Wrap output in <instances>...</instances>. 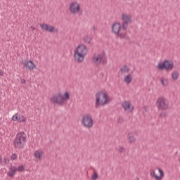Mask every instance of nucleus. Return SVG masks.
Masks as SVG:
<instances>
[{
  "label": "nucleus",
  "instance_id": "obj_1",
  "mask_svg": "<svg viewBox=\"0 0 180 180\" xmlns=\"http://www.w3.org/2000/svg\"><path fill=\"white\" fill-rule=\"evenodd\" d=\"M111 101L112 100H110L109 97H108V94L103 91H98L96 94L95 108L98 109L100 106H105V105L110 103Z\"/></svg>",
  "mask_w": 180,
  "mask_h": 180
},
{
  "label": "nucleus",
  "instance_id": "obj_2",
  "mask_svg": "<svg viewBox=\"0 0 180 180\" xmlns=\"http://www.w3.org/2000/svg\"><path fill=\"white\" fill-rule=\"evenodd\" d=\"M88 53V49L85 44H80L75 49V60L78 63H82L85 56Z\"/></svg>",
  "mask_w": 180,
  "mask_h": 180
},
{
  "label": "nucleus",
  "instance_id": "obj_3",
  "mask_svg": "<svg viewBox=\"0 0 180 180\" xmlns=\"http://www.w3.org/2000/svg\"><path fill=\"white\" fill-rule=\"evenodd\" d=\"M26 134L25 132L18 133L15 139L13 141V145L15 148H18V150H22L25 146H26Z\"/></svg>",
  "mask_w": 180,
  "mask_h": 180
},
{
  "label": "nucleus",
  "instance_id": "obj_4",
  "mask_svg": "<svg viewBox=\"0 0 180 180\" xmlns=\"http://www.w3.org/2000/svg\"><path fill=\"white\" fill-rule=\"evenodd\" d=\"M158 70L161 71H172L174 70V62L172 60H165L163 63H159L158 65Z\"/></svg>",
  "mask_w": 180,
  "mask_h": 180
},
{
  "label": "nucleus",
  "instance_id": "obj_5",
  "mask_svg": "<svg viewBox=\"0 0 180 180\" xmlns=\"http://www.w3.org/2000/svg\"><path fill=\"white\" fill-rule=\"evenodd\" d=\"M156 106L161 110H167L169 107V102L164 97H159L156 101Z\"/></svg>",
  "mask_w": 180,
  "mask_h": 180
},
{
  "label": "nucleus",
  "instance_id": "obj_6",
  "mask_svg": "<svg viewBox=\"0 0 180 180\" xmlns=\"http://www.w3.org/2000/svg\"><path fill=\"white\" fill-rule=\"evenodd\" d=\"M70 13H72L73 15L79 13V16L84 13V11L81 9V5L77 1H74L70 4Z\"/></svg>",
  "mask_w": 180,
  "mask_h": 180
},
{
  "label": "nucleus",
  "instance_id": "obj_7",
  "mask_svg": "<svg viewBox=\"0 0 180 180\" xmlns=\"http://www.w3.org/2000/svg\"><path fill=\"white\" fill-rule=\"evenodd\" d=\"M82 123L84 127L91 129V127L94 126V119L92 118V115L89 114L84 115L82 117Z\"/></svg>",
  "mask_w": 180,
  "mask_h": 180
},
{
  "label": "nucleus",
  "instance_id": "obj_8",
  "mask_svg": "<svg viewBox=\"0 0 180 180\" xmlns=\"http://www.w3.org/2000/svg\"><path fill=\"white\" fill-rule=\"evenodd\" d=\"M122 30H127V27H129V24L133 22L131 19V15L122 13Z\"/></svg>",
  "mask_w": 180,
  "mask_h": 180
},
{
  "label": "nucleus",
  "instance_id": "obj_9",
  "mask_svg": "<svg viewBox=\"0 0 180 180\" xmlns=\"http://www.w3.org/2000/svg\"><path fill=\"white\" fill-rule=\"evenodd\" d=\"M51 100L53 103H56L59 106H63V105H64V101H65V98H64V96H63L61 94H58L54 95L51 98Z\"/></svg>",
  "mask_w": 180,
  "mask_h": 180
},
{
  "label": "nucleus",
  "instance_id": "obj_10",
  "mask_svg": "<svg viewBox=\"0 0 180 180\" xmlns=\"http://www.w3.org/2000/svg\"><path fill=\"white\" fill-rule=\"evenodd\" d=\"M159 173L160 174V176H158L157 174H155V172L154 170L150 172V176H152V178H155L156 180H161L162 179V178H164V171H162V169H158Z\"/></svg>",
  "mask_w": 180,
  "mask_h": 180
},
{
  "label": "nucleus",
  "instance_id": "obj_11",
  "mask_svg": "<svg viewBox=\"0 0 180 180\" xmlns=\"http://www.w3.org/2000/svg\"><path fill=\"white\" fill-rule=\"evenodd\" d=\"M120 29H122V25L119 22H115L112 26V30L115 34H119Z\"/></svg>",
  "mask_w": 180,
  "mask_h": 180
},
{
  "label": "nucleus",
  "instance_id": "obj_12",
  "mask_svg": "<svg viewBox=\"0 0 180 180\" xmlns=\"http://www.w3.org/2000/svg\"><path fill=\"white\" fill-rule=\"evenodd\" d=\"M23 65L24 67H25V68H28V70H34V68H36V65H34V63H33V62L30 61H27V60H24L23 61Z\"/></svg>",
  "mask_w": 180,
  "mask_h": 180
},
{
  "label": "nucleus",
  "instance_id": "obj_13",
  "mask_svg": "<svg viewBox=\"0 0 180 180\" xmlns=\"http://www.w3.org/2000/svg\"><path fill=\"white\" fill-rule=\"evenodd\" d=\"M122 106L124 110H130V112L133 111V109H134V107H131V104L130 103V101H124L122 103Z\"/></svg>",
  "mask_w": 180,
  "mask_h": 180
},
{
  "label": "nucleus",
  "instance_id": "obj_14",
  "mask_svg": "<svg viewBox=\"0 0 180 180\" xmlns=\"http://www.w3.org/2000/svg\"><path fill=\"white\" fill-rule=\"evenodd\" d=\"M92 60L94 63H95V64L98 65L102 63V55L101 54H98L97 56L94 55Z\"/></svg>",
  "mask_w": 180,
  "mask_h": 180
},
{
  "label": "nucleus",
  "instance_id": "obj_15",
  "mask_svg": "<svg viewBox=\"0 0 180 180\" xmlns=\"http://www.w3.org/2000/svg\"><path fill=\"white\" fill-rule=\"evenodd\" d=\"M46 32H49L50 33H58V30L54 27L53 26L46 25Z\"/></svg>",
  "mask_w": 180,
  "mask_h": 180
},
{
  "label": "nucleus",
  "instance_id": "obj_16",
  "mask_svg": "<svg viewBox=\"0 0 180 180\" xmlns=\"http://www.w3.org/2000/svg\"><path fill=\"white\" fill-rule=\"evenodd\" d=\"M9 169L10 170L8 172L7 175H8V176H11V177L15 176V174H16V171H17L16 167L11 166L10 167Z\"/></svg>",
  "mask_w": 180,
  "mask_h": 180
},
{
  "label": "nucleus",
  "instance_id": "obj_17",
  "mask_svg": "<svg viewBox=\"0 0 180 180\" xmlns=\"http://www.w3.org/2000/svg\"><path fill=\"white\" fill-rule=\"evenodd\" d=\"M44 154V153L41 150H35L34 152V157H35L37 160H41Z\"/></svg>",
  "mask_w": 180,
  "mask_h": 180
},
{
  "label": "nucleus",
  "instance_id": "obj_18",
  "mask_svg": "<svg viewBox=\"0 0 180 180\" xmlns=\"http://www.w3.org/2000/svg\"><path fill=\"white\" fill-rule=\"evenodd\" d=\"M172 78L174 79V81H176L179 78V72L174 70L172 73Z\"/></svg>",
  "mask_w": 180,
  "mask_h": 180
},
{
  "label": "nucleus",
  "instance_id": "obj_19",
  "mask_svg": "<svg viewBox=\"0 0 180 180\" xmlns=\"http://www.w3.org/2000/svg\"><path fill=\"white\" fill-rule=\"evenodd\" d=\"M128 140H129V143H133L136 142V138L134 137V135L131 133L128 134Z\"/></svg>",
  "mask_w": 180,
  "mask_h": 180
},
{
  "label": "nucleus",
  "instance_id": "obj_20",
  "mask_svg": "<svg viewBox=\"0 0 180 180\" xmlns=\"http://www.w3.org/2000/svg\"><path fill=\"white\" fill-rule=\"evenodd\" d=\"M83 40L84 42L87 43V44H91V41H92V37H91V36L85 35L83 37Z\"/></svg>",
  "mask_w": 180,
  "mask_h": 180
},
{
  "label": "nucleus",
  "instance_id": "obj_21",
  "mask_svg": "<svg viewBox=\"0 0 180 180\" xmlns=\"http://www.w3.org/2000/svg\"><path fill=\"white\" fill-rule=\"evenodd\" d=\"M124 81L127 84H130L131 82V81H133V77H131V75H128L125 76Z\"/></svg>",
  "mask_w": 180,
  "mask_h": 180
},
{
  "label": "nucleus",
  "instance_id": "obj_22",
  "mask_svg": "<svg viewBox=\"0 0 180 180\" xmlns=\"http://www.w3.org/2000/svg\"><path fill=\"white\" fill-rule=\"evenodd\" d=\"M121 72H124V74H127L130 71V68H129V66L124 65L123 68L120 69Z\"/></svg>",
  "mask_w": 180,
  "mask_h": 180
},
{
  "label": "nucleus",
  "instance_id": "obj_23",
  "mask_svg": "<svg viewBox=\"0 0 180 180\" xmlns=\"http://www.w3.org/2000/svg\"><path fill=\"white\" fill-rule=\"evenodd\" d=\"M161 84L163 85V86H167L168 85V79L162 77L160 79Z\"/></svg>",
  "mask_w": 180,
  "mask_h": 180
},
{
  "label": "nucleus",
  "instance_id": "obj_24",
  "mask_svg": "<svg viewBox=\"0 0 180 180\" xmlns=\"http://www.w3.org/2000/svg\"><path fill=\"white\" fill-rule=\"evenodd\" d=\"M117 34V37H120V39H124V38H126V35L127 34L125 32H121V33L118 32V34Z\"/></svg>",
  "mask_w": 180,
  "mask_h": 180
},
{
  "label": "nucleus",
  "instance_id": "obj_25",
  "mask_svg": "<svg viewBox=\"0 0 180 180\" xmlns=\"http://www.w3.org/2000/svg\"><path fill=\"white\" fill-rule=\"evenodd\" d=\"M99 178V175L98 174V173L97 172H94L93 174H92V176H91V179L92 180H96V179H98Z\"/></svg>",
  "mask_w": 180,
  "mask_h": 180
},
{
  "label": "nucleus",
  "instance_id": "obj_26",
  "mask_svg": "<svg viewBox=\"0 0 180 180\" xmlns=\"http://www.w3.org/2000/svg\"><path fill=\"white\" fill-rule=\"evenodd\" d=\"M19 117H20V115L15 114L13 116L12 120H13V122H16V120H18L19 122Z\"/></svg>",
  "mask_w": 180,
  "mask_h": 180
},
{
  "label": "nucleus",
  "instance_id": "obj_27",
  "mask_svg": "<svg viewBox=\"0 0 180 180\" xmlns=\"http://www.w3.org/2000/svg\"><path fill=\"white\" fill-rule=\"evenodd\" d=\"M16 171H18V172H22V171H25V167L21 165L18 168L16 167Z\"/></svg>",
  "mask_w": 180,
  "mask_h": 180
},
{
  "label": "nucleus",
  "instance_id": "obj_28",
  "mask_svg": "<svg viewBox=\"0 0 180 180\" xmlns=\"http://www.w3.org/2000/svg\"><path fill=\"white\" fill-rule=\"evenodd\" d=\"M18 122H19L20 123L26 122V117L20 115V117H19V119H18Z\"/></svg>",
  "mask_w": 180,
  "mask_h": 180
},
{
  "label": "nucleus",
  "instance_id": "obj_29",
  "mask_svg": "<svg viewBox=\"0 0 180 180\" xmlns=\"http://www.w3.org/2000/svg\"><path fill=\"white\" fill-rule=\"evenodd\" d=\"M117 123H119V124H122V123H123V122H124V120L123 119V117H119L117 118Z\"/></svg>",
  "mask_w": 180,
  "mask_h": 180
},
{
  "label": "nucleus",
  "instance_id": "obj_30",
  "mask_svg": "<svg viewBox=\"0 0 180 180\" xmlns=\"http://www.w3.org/2000/svg\"><path fill=\"white\" fill-rule=\"evenodd\" d=\"M64 98H65V101L66 100V101H68V100H70V94L68 93V92H65V97H64Z\"/></svg>",
  "mask_w": 180,
  "mask_h": 180
},
{
  "label": "nucleus",
  "instance_id": "obj_31",
  "mask_svg": "<svg viewBox=\"0 0 180 180\" xmlns=\"http://www.w3.org/2000/svg\"><path fill=\"white\" fill-rule=\"evenodd\" d=\"M16 158H18V155L16 154H13L11 155V160H16Z\"/></svg>",
  "mask_w": 180,
  "mask_h": 180
},
{
  "label": "nucleus",
  "instance_id": "obj_32",
  "mask_svg": "<svg viewBox=\"0 0 180 180\" xmlns=\"http://www.w3.org/2000/svg\"><path fill=\"white\" fill-rule=\"evenodd\" d=\"M124 150V148L122 146H120L118 150L119 153H123Z\"/></svg>",
  "mask_w": 180,
  "mask_h": 180
},
{
  "label": "nucleus",
  "instance_id": "obj_33",
  "mask_svg": "<svg viewBox=\"0 0 180 180\" xmlns=\"http://www.w3.org/2000/svg\"><path fill=\"white\" fill-rule=\"evenodd\" d=\"M125 40H127V41H129L130 43V37L129 36L125 35V38H124Z\"/></svg>",
  "mask_w": 180,
  "mask_h": 180
},
{
  "label": "nucleus",
  "instance_id": "obj_34",
  "mask_svg": "<svg viewBox=\"0 0 180 180\" xmlns=\"http://www.w3.org/2000/svg\"><path fill=\"white\" fill-rule=\"evenodd\" d=\"M41 26L42 29H46V24H42Z\"/></svg>",
  "mask_w": 180,
  "mask_h": 180
},
{
  "label": "nucleus",
  "instance_id": "obj_35",
  "mask_svg": "<svg viewBox=\"0 0 180 180\" xmlns=\"http://www.w3.org/2000/svg\"><path fill=\"white\" fill-rule=\"evenodd\" d=\"M21 84H26V80L22 79L21 80Z\"/></svg>",
  "mask_w": 180,
  "mask_h": 180
},
{
  "label": "nucleus",
  "instance_id": "obj_36",
  "mask_svg": "<svg viewBox=\"0 0 180 180\" xmlns=\"http://www.w3.org/2000/svg\"><path fill=\"white\" fill-rule=\"evenodd\" d=\"M36 30V28L34 27H33V26L31 27V30Z\"/></svg>",
  "mask_w": 180,
  "mask_h": 180
},
{
  "label": "nucleus",
  "instance_id": "obj_37",
  "mask_svg": "<svg viewBox=\"0 0 180 180\" xmlns=\"http://www.w3.org/2000/svg\"><path fill=\"white\" fill-rule=\"evenodd\" d=\"M0 75H1V76L4 75V72H3V71H1V70H0Z\"/></svg>",
  "mask_w": 180,
  "mask_h": 180
},
{
  "label": "nucleus",
  "instance_id": "obj_38",
  "mask_svg": "<svg viewBox=\"0 0 180 180\" xmlns=\"http://www.w3.org/2000/svg\"><path fill=\"white\" fill-rule=\"evenodd\" d=\"M160 116H167V114H164V115H162V114H160Z\"/></svg>",
  "mask_w": 180,
  "mask_h": 180
},
{
  "label": "nucleus",
  "instance_id": "obj_39",
  "mask_svg": "<svg viewBox=\"0 0 180 180\" xmlns=\"http://www.w3.org/2000/svg\"><path fill=\"white\" fill-rule=\"evenodd\" d=\"M93 30H96V27L95 26H93Z\"/></svg>",
  "mask_w": 180,
  "mask_h": 180
},
{
  "label": "nucleus",
  "instance_id": "obj_40",
  "mask_svg": "<svg viewBox=\"0 0 180 180\" xmlns=\"http://www.w3.org/2000/svg\"><path fill=\"white\" fill-rule=\"evenodd\" d=\"M105 63H106V62H105V61H103V64H105Z\"/></svg>",
  "mask_w": 180,
  "mask_h": 180
}]
</instances>
